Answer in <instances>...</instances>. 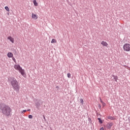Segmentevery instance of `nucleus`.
Returning <instances> with one entry per match:
<instances>
[{
    "label": "nucleus",
    "mask_w": 130,
    "mask_h": 130,
    "mask_svg": "<svg viewBox=\"0 0 130 130\" xmlns=\"http://www.w3.org/2000/svg\"><path fill=\"white\" fill-rule=\"evenodd\" d=\"M13 53L12 52H9L7 54V56H8L9 58L13 57Z\"/></svg>",
    "instance_id": "nucleus-9"
},
{
    "label": "nucleus",
    "mask_w": 130,
    "mask_h": 130,
    "mask_svg": "<svg viewBox=\"0 0 130 130\" xmlns=\"http://www.w3.org/2000/svg\"><path fill=\"white\" fill-rule=\"evenodd\" d=\"M13 60H15V58H13Z\"/></svg>",
    "instance_id": "nucleus-23"
},
{
    "label": "nucleus",
    "mask_w": 130,
    "mask_h": 130,
    "mask_svg": "<svg viewBox=\"0 0 130 130\" xmlns=\"http://www.w3.org/2000/svg\"><path fill=\"white\" fill-rule=\"evenodd\" d=\"M15 66H17V64H15Z\"/></svg>",
    "instance_id": "nucleus-28"
},
{
    "label": "nucleus",
    "mask_w": 130,
    "mask_h": 130,
    "mask_svg": "<svg viewBox=\"0 0 130 130\" xmlns=\"http://www.w3.org/2000/svg\"><path fill=\"white\" fill-rule=\"evenodd\" d=\"M80 103L84 104V100H83V99H80Z\"/></svg>",
    "instance_id": "nucleus-14"
},
{
    "label": "nucleus",
    "mask_w": 130,
    "mask_h": 130,
    "mask_svg": "<svg viewBox=\"0 0 130 130\" xmlns=\"http://www.w3.org/2000/svg\"><path fill=\"white\" fill-rule=\"evenodd\" d=\"M51 43H56V40L54 39H53L51 42Z\"/></svg>",
    "instance_id": "nucleus-12"
},
{
    "label": "nucleus",
    "mask_w": 130,
    "mask_h": 130,
    "mask_svg": "<svg viewBox=\"0 0 130 130\" xmlns=\"http://www.w3.org/2000/svg\"><path fill=\"white\" fill-rule=\"evenodd\" d=\"M124 51H130V44H125L123 46Z\"/></svg>",
    "instance_id": "nucleus-4"
},
{
    "label": "nucleus",
    "mask_w": 130,
    "mask_h": 130,
    "mask_svg": "<svg viewBox=\"0 0 130 130\" xmlns=\"http://www.w3.org/2000/svg\"><path fill=\"white\" fill-rule=\"evenodd\" d=\"M5 10H6V11H7V12H10V9L9 8V7L6 6V7H5Z\"/></svg>",
    "instance_id": "nucleus-11"
},
{
    "label": "nucleus",
    "mask_w": 130,
    "mask_h": 130,
    "mask_svg": "<svg viewBox=\"0 0 130 130\" xmlns=\"http://www.w3.org/2000/svg\"><path fill=\"white\" fill-rule=\"evenodd\" d=\"M9 13H8V15H9Z\"/></svg>",
    "instance_id": "nucleus-27"
},
{
    "label": "nucleus",
    "mask_w": 130,
    "mask_h": 130,
    "mask_svg": "<svg viewBox=\"0 0 130 130\" xmlns=\"http://www.w3.org/2000/svg\"><path fill=\"white\" fill-rule=\"evenodd\" d=\"M103 105H105V103H104V104H103Z\"/></svg>",
    "instance_id": "nucleus-24"
},
{
    "label": "nucleus",
    "mask_w": 130,
    "mask_h": 130,
    "mask_svg": "<svg viewBox=\"0 0 130 130\" xmlns=\"http://www.w3.org/2000/svg\"><path fill=\"white\" fill-rule=\"evenodd\" d=\"M112 125H113V124L112 123H108L106 125V127H107L108 128H111V126H112Z\"/></svg>",
    "instance_id": "nucleus-7"
},
{
    "label": "nucleus",
    "mask_w": 130,
    "mask_h": 130,
    "mask_svg": "<svg viewBox=\"0 0 130 130\" xmlns=\"http://www.w3.org/2000/svg\"><path fill=\"white\" fill-rule=\"evenodd\" d=\"M31 111V109L27 110V111Z\"/></svg>",
    "instance_id": "nucleus-21"
},
{
    "label": "nucleus",
    "mask_w": 130,
    "mask_h": 130,
    "mask_svg": "<svg viewBox=\"0 0 130 130\" xmlns=\"http://www.w3.org/2000/svg\"><path fill=\"white\" fill-rule=\"evenodd\" d=\"M26 111H27V110H24L22 111V113H25V112H26Z\"/></svg>",
    "instance_id": "nucleus-19"
},
{
    "label": "nucleus",
    "mask_w": 130,
    "mask_h": 130,
    "mask_svg": "<svg viewBox=\"0 0 130 130\" xmlns=\"http://www.w3.org/2000/svg\"><path fill=\"white\" fill-rule=\"evenodd\" d=\"M98 120H99L100 123H103V122L102 121V120H101V119H100V118H98Z\"/></svg>",
    "instance_id": "nucleus-13"
},
{
    "label": "nucleus",
    "mask_w": 130,
    "mask_h": 130,
    "mask_svg": "<svg viewBox=\"0 0 130 130\" xmlns=\"http://www.w3.org/2000/svg\"><path fill=\"white\" fill-rule=\"evenodd\" d=\"M56 88H58V86H56Z\"/></svg>",
    "instance_id": "nucleus-26"
},
{
    "label": "nucleus",
    "mask_w": 130,
    "mask_h": 130,
    "mask_svg": "<svg viewBox=\"0 0 130 130\" xmlns=\"http://www.w3.org/2000/svg\"><path fill=\"white\" fill-rule=\"evenodd\" d=\"M100 102L102 103V104H104V103L103 101H102V99H101V98H100Z\"/></svg>",
    "instance_id": "nucleus-15"
},
{
    "label": "nucleus",
    "mask_w": 130,
    "mask_h": 130,
    "mask_svg": "<svg viewBox=\"0 0 130 130\" xmlns=\"http://www.w3.org/2000/svg\"><path fill=\"white\" fill-rule=\"evenodd\" d=\"M28 118H33V116H32V115H29V116H28Z\"/></svg>",
    "instance_id": "nucleus-17"
},
{
    "label": "nucleus",
    "mask_w": 130,
    "mask_h": 130,
    "mask_svg": "<svg viewBox=\"0 0 130 130\" xmlns=\"http://www.w3.org/2000/svg\"><path fill=\"white\" fill-rule=\"evenodd\" d=\"M2 113L5 116H10L11 115V113L12 112V109L9 106H4L2 108Z\"/></svg>",
    "instance_id": "nucleus-2"
},
{
    "label": "nucleus",
    "mask_w": 130,
    "mask_h": 130,
    "mask_svg": "<svg viewBox=\"0 0 130 130\" xmlns=\"http://www.w3.org/2000/svg\"><path fill=\"white\" fill-rule=\"evenodd\" d=\"M100 130H104V128L101 127V128H100Z\"/></svg>",
    "instance_id": "nucleus-20"
},
{
    "label": "nucleus",
    "mask_w": 130,
    "mask_h": 130,
    "mask_svg": "<svg viewBox=\"0 0 130 130\" xmlns=\"http://www.w3.org/2000/svg\"><path fill=\"white\" fill-rule=\"evenodd\" d=\"M14 69L17 71H19L21 75L23 76V77H26V73H25V70L22 69V68L20 66H14Z\"/></svg>",
    "instance_id": "nucleus-3"
},
{
    "label": "nucleus",
    "mask_w": 130,
    "mask_h": 130,
    "mask_svg": "<svg viewBox=\"0 0 130 130\" xmlns=\"http://www.w3.org/2000/svg\"><path fill=\"white\" fill-rule=\"evenodd\" d=\"M11 84L12 86L14 91L18 92L20 90V84L17 79L15 78H12L11 79Z\"/></svg>",
    "instance_id": "nucleus-1"
},
{
    "label": "nucleus",
    "mask_w": 130,
    "mask_h": 130,
    "mask_svg": "<svg viewBox=\"0 0 130 130\" xmlns=\"http://www.w3.org/2000/svg\"><path fill=\"white\" fill-rule=\"evenodd\" d=\"M67 77H68V78H71V74H70V73H68Z\"/></svg>",
    "instance_id": "nucleus-16"
},
{
    "label": "nucleus",
    "mask_w": 130,
    "mask_h": 130,
    "mask_svg": "<svg viewBox=\"0 0 130 130\" xmlns=\"http://www.w3.org/2000/svg\"><path fill=\"white\" fill-rule=\"evenodd\" d=\"M33 4L35 7H37L38 6V3L36 1V0H34L33 1Z\"/></svg>",
    "instance_id": "nucleus-10"
},
{
    "label": "nucleus",
    "mask_w": 130,
    "mask_h": 130,
    "mask_svg": "<svg viewBox=\"0 0 130 130\" xmlns=\"http://www.w3.org/2000/svg\"><path fill=\"white\" fill-rule=\"evenodd\" d=\"M99 107H100V108H101V105H99Z\"/></svg>",
    "instance_id": "nucleus-22"
},
{
    "label": "nucleus",
    "mask_w": 130,
    "mask_h": 130,
    "mask_svg": "<svg viewBox=\"0 0 130 130\" xmlns=\"http://www.w3.org/2000/svg\"><path fill=\"white\" fill-rule=\"evenodd\" d=\"M31 18H32V19H34L35 20H37V19H38L37 15H36V14H34V13L32 14Z\"/></svg>",
    "instance_id": "nucleus-8"
},
{
    "label": "nucleus",
    "mask_w": 130,
    "mask_h": 130,
    "mask_svg": "<svg viewBox=\"0 0 130 130\" xmlns=\"http://www.w3.org/2000/svg\"><path fill=\"white\" fill-rule=\"evenodd\" d=\"M44 119H45V117H44Z\"/></svg>",
    "instance_id": "nucleus-25"
},
{
    "label": "nucleus",
    "mask_w": 130,
    "mask_h": 130,
    "mask_svg": "<svg viewBox=\"0 0 130 130\" xmlns=\"http://www.w3.org/2000/svg\"><path fill=\"white\" fill-rule=\"evenodd\" d=\"M108 118L109 119H113V118H112V117H111V116H108Z\"/></svg>",
    "instance_id": "nucleus-18"
},
{
    "label": "nucleus",
    "mask_w": 130,
    "mask_h": 130,
    "mask_svg": "<svg viewBox=\"0 0 130 130\" xmlns=\"http://www.w3.org/2000/svg\"><path fill=\"white\" fill-rule=\"evenodd\" d=\"M8 39L11 41L12 43H14L15 42V41L14 40V38H13L12 37L9 36L8 37Z\"/></svg>",
    "instance_id": "nucleus-6"
},
{
    "label": "nucleus",
    "mask_w": 130,
    "mask_h": 130,
    "mask_svg": "<svg viewBox=\"0 0 130 130\" xmlns=\"http://www.w3.org/2000/svg\"><path fill=\"white\" fill-rule=\"evenodd\" d=\"M101 44H102V45H103V46H106V47H107V46H108V44L107 43V42L105 41H102L101 43Z\"/></svg>",
    "instance_id": "nucleus-5"
}]
</instances>
